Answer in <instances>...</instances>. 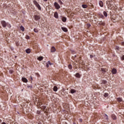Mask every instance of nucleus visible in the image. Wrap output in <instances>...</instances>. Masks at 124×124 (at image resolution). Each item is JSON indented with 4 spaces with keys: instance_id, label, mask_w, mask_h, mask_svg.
<instances>
[{
    "instance_id": "f257e3e1",
    "label": "nucleus",
    "mask_w": 124,
    "mask_h": 124,
    "mask_svg": "<svg viewBox=\"0 0 124 124\" xmlns=\"http://www.w3.org/2000/svg\"><path fill=\"white\" fill-rule=\"evenodd\" d=\"M33 3H34V5H35V6L37 7L38 10H41V6H40V5L38 4V2H37L36 0H34L33 1Z\"/></svg>"
},
{
    "instance_id": "f03ea898",
    "label": "nucleus",
    "mask_w": 124,
    "mask_h": 124,
    "mask_svg": "<svg viewBox=\"0 0 124 124\" xmlns=\"http://www.w3.org/2000/svg\"><path fill=\"white\" fill-rule=\"evenodd\" d=\"M33 3H34V5H35V6L37 7L38 10H41V6H40V5L38 4V2H37L36 0H34L33 1Z\"/></svg>"
},
{
    "instance_id": "7ed1b4c3",
    "label": "nucleus",
    "mask_w": 124,
    "mask_h": 124,
    "mask_svg": "<svg viewBox=\"0 0 124 124\" xmlns=\"http://www.w3.org/2000/svg\"><path fill=\"white\" fill-rule=\"evenodd\" d=\"M106 4L107 6L108 7V8H110V7H112L113 6V4L112 3V0L107 1Z\"/></svg>"
},
{
    "instance_id": "20e7f679",
    "label": "nucleus",
    "mask_w": 124,
    "mask_h": 124,
    "mask_svg": "<svg viewBox=\"0 0 124 124\" xmlns=\"http://www.w3.org/2000/svg\"><path fill=\"white\" fill-rule=\"evenodd\" d=\"M54 6H55L56 9H60V8H61V6H60V4H59V3H58L57 2H54Z\"/></svg>"
},
{
    "instance_id": "39448f33",
    "label": "nucleus",
    "mask_w": 124,
    "mask_h": 124,
    "mask_svg": "<svg viewBox=\"0 0 124 124\" xmlns=\"http://www.w3.org/2000/svg\"><path fill=\"white\" fill-rule=\"evenodd\" d=\"M33 18L35 20V21H38V20L40 19V16L37 15H34L33 16Z\"/></svg>"
},
{
    "instance_id": "423d86ee",
    "label": "nucleus",
    "mask_w": 124,
    "mask_h": 124,
    "mask_svg": "<svg viewBox=\"0 0 124 124\" xmlns=\"http://www.w3.org/2000/svg\"><path fill=\"white\" fill-rule=\"evenodd\" d=\"M1 24L3 28H6V27L7 26V23H6L4 20L1 21Z\"/></svg>"
},
{
    "instance_id": "0eeeda50",
    "label": "nucleus",
    "mask_w": 124,
    "mask_h": 124,
    "mask_svg": "<svg viewBox=\"0 0 124 124\" xmlns=\"http://www.w3.org/2000/svg\"><path fill=\"white\" fill-rule=\"evenodd\" d=\"M54 17L56 18V19H59V14L58 12H55L54 14Z\"/></svg>"
},
{
    "instance_id": "6e6552de",
    "label": "nucleus",
    "mask_w": 124,
    "mask_h": 124,
    "mask_svg": "<svg viewBox=\"0 0 124 124\" xmlns=\"http://www.w3.org/2000/svg\"><path fill=\"white\" fill-rule=\"evenodd\" d=\"M107 84V81L105 80H102L101 85H106Z\"/></svg>"
},
{
    "instance_id": "1a4fd4ad",
    "label": "nucleus",
    "mask_w": 124,
    "mask_h": 124,
    "mask_svg": "<svg viewBox=\"0 0 124 124\" xmlns=\"http://www.w3.org/2000/svg\"><path fill=\"white\" fill-rule=\"evenodd\" d=\"M51 53H54V52H56V48L54 46H52L51 48Z\"/></svg>"
},
{
    "instance_id": "9d476101",
    "label": "nucleus",
    "mask_w": 124,
    "mask_h": 124,
    "mask_svg": "<svg viewBox=\"0 0 124 124\" xmlns=\"http://www.w3.org/2000/svg\"><path fill=\"white\" fill-rule=\"evenodd\" d=\"M22 81H23L24 83H28V79L26 78H22Z\"/></svg>"
},
{
    "instance_id": "9b49d317",
    "label": "nucleus",
    "mask_w": 124,
    "mask_h": 124,
    "mask_svg": "<svg viewBox=\"0 0 124 124\" xmlns=\"http://www.w3.org/2000/svg\"><path fill=\"white\" fill-rule=\"evenodd\" d=\"M112 74H116V73H117V69L113 68L112 70Z\"/></svg>"
},
{
    "instance_id": "f8f14e48",
    "label": "nucleus",
    "mask_w": 124,
    "mask_h": 124,
    "mask_svg": "<svg viewBox=\"0 0 124 124\" xmlns=\"http://www.w3.org/2000/svg\"><path fill=\"white\" fill-rule=\"evenodd\" d=\"M99 4L101 7H103V1L100 0L99 1Z\"/></svg>"
},
{
    "instance_id": "ddd939ff",
    "label": "nucleus",
    "mask_w": 124,
    "mask_h": 124,
    "mask_svg": "<svg viewBox=\"0 0 124 124\" xmlns=\"http://www.w3.org/2000/svg\"><path fill=\"white\" fill-rule=\"evenodd\" d=\"M62 22H64V23H65V22H66V17L64 16H62Z\"/></svg>"
},
{
    "instance_id": "4468645a",
    "label": "nucleus",
    "mask_w": 124,
    "mask_h": 124,
    "mask_svg": "<svg viewBox=\"0 0 124 124\" xmlns=\"http://www.w3.org/2000/svg\"><path fill=\"white\" fill-rule=\"evenodd\" d=\"M75 77L77 78H81V75H80V74H79V73H77L76 75H75Z\"/></svg>"
},
{
    "instance_id": "2eb2a0df",
    "label": "nucleus",
    "mask_w": 124,
    "mask_h": 124,
    "mask_svg": "<svg viewBox=\"0 0 124 124\" xmlns=\"http://www.w3.org/2000/svg\"><path fill=\"white\" fill-rule=\"evenodd\" d=\"M98 24L100 26H105V23H104L102 21H99Z\"/></svg>"
},
{
    "instance_id": "dca6fc26",
    "label": "nucleus",
    "mask_w": 124,
    "mask_h": 124,
    "mask_svg": "<svg viewBox=\"0 0 124 124\" xmlns=\"http://www.w3.org/2000/svg\"><path fill=\"white\" fill-rule=\"evenodd\" d=\"M101 70L102 72L103 75H104L105 74V73L106 72V70H105V69L101 68Z\"/></svg>"
},
{
    "instance_id": "f3484780",
    "label": "nucleus",
    "mask_w": 124,
    "mask_h": 124,
    "mask_svg": "<svg viewBox=\"0 0 124 124\" xmlns=\"http://www.w3.org/2000/svg\"><path fill=\"white\" fill-rule=\"evenodd\" d=\"M116 100H117V101H118V102H122V101H123V99L120 97L117 98Z\"/></svg>"
},
{
    "instance_id": "a211bd4d",
    "label": "nucleus",
    "mask_w": 124,
    "mask_h": 124,
    "mask_svg": "<svg viewBox=\"0 0 124 124\" xmlns=\"http://www.w3.org/2000/svg\"><path fill=\"white\" fill-rule=\"evenodd\" d=\"M111 118L113 120H117V117L114 114H112L111 115Z\"/></svg>"
},
{
    "instance_id": "6ab92c4d",
    "label": "nucleus",
    "mask_w": 124,
    "mask_h": 124,
    "mask_svg": "<svg viewBox=\"0 0 124 124\" xmlns=\"http://www.w3.org/2000/svg\"><path fill=\"white\" fill-rule=\"evenodd\" d=\"M20 30L22 31H25V28L23 26H21L20 27Z\"/></svg>"
},
{
    "instance_id": "aec40b11",
    "label": "nucleus",
    "mask_w": 124,
    "mask_h": 124,
    "mask_svg": "<svg viewBox=\"0 0 124 124\" xmlns=\"http://www.w3.org/2000/svg\"><path fill=\"white\" fill-rule=\"evenodd\" d=\"M62 30H63V31H65V32L67 31V29H66V28L62 27Z\"/></svg>"
},
{
    "instance_id": "412c9836",
    "label": "nucleus",
    "mask_w": 124,
    "mask_h": 124,
    "mask_svg": "<svg viewBox=\"0 0 124 124\" xmlns=\"http://www.w3.org/2000/svg\"><path fill=\"white\" fill-rule=\"evenodd\" d=\"M82 8L86 9L88 7V5L83 4L82 5Z\"/></svg>"
},
{
    "instance_id": "4be33fe9",
    "label": "nucleus",
    "mask_w": 124,
    "mask_h": 124,
    "mask_svg": "<svg viewBox=\"0 0 124 124\" xmlns=\"http://www.w3.org/2000/svg\"><path fill=\"white\" fill-rule=\"evenodd\" d=\"M26 52L27 54H30V53H31V49L28 48V49H26Z\"/></svg>"
},
{
    "instance_id": "5701e85b",
    "label": "nucleus",
    "mask_w": 124,
    "mask_h": 124,
    "mask_svg": "<svg viewBox=\"0 0 124 124\" xmlns=\"http://www.w3.org/2000/svg\"><path fill=\"white\" fill-rule=\"evenodd\" d=\"M70 93H76V90L74 89H71Z\"/></svg>"
},
{
    "instance_id": "b1692460",
    "label": "nucleus",
    "mask_w": 124,
    "mask_h": 124,
    "mask_svg": "<svg viewBox=\"0 0 124 124\" xmlns=\"http://www.w3.org/2000/svg\"><path fill=\"white\" fill-rule=\"evenodd\" d=\"M41 109H42V110H43V111L44 112L45 109H46V106H43L41 107Z\"/></svg>"
},
{
    "instance_id": "393cba45",
    "label": "nucleus",
    "mask_w": 124,
    "mask_h": 124,
    "mask_svg": "<svg viewBox=\"0 0 124 124\" xmlns=\"http://www.w3.org/2000/svg\"><path fill=\"white\" fill-rule=\"evenodd\" d=\"M54 92H57L58 91V87L57 86H54L53 88Z\"/></svg>"
},
{
    "instance_id": "a878e982",
    "label": "nucleus",
    "mask_w": 124,
    "mask_h": 124,
    "mask_svg": "<svg viewBox=\"0 0 124 124\" xmlns=\"http://www.w3.org/2000/svg\"><path fill=\"white\" fill-rule=\"evenodd\" d=\"M104 118L106 119V121H107V122L108 121V115L105 114L104 116Z\"/></svg>"
},
{
    "instance_id": "bb28decb",
    "label": "nucleus",
    "mask_w": 124,
    "mask_h": 124,
    "mask_svg": "<svg viewBox=\"0 0 124 124\" xmlns=\"http://www.w3.org/2000/svg\"><path fill=\"white\" fill-rule=\"evenodd\" d=\"M37 60L38 61H42V60H43V57L40 56L37 58Z\"/></svg>"
},
{
    "instance_id": "cd10ccee",
    "label": "nucleus",
    "mask_w": 124,
    "mask_h": 124,
    "mask_svg": "<svg viewBox=\"0 0 124 124\" xmlns=\"http://www.w3.org/2000/svg\"><path fill=\"white\" fill-rule=\"evenodd\" d=\"M103 14L105 17H107V13L105 11L103 12Z\"/></svg>"
},
{
    "instance_id": "c85d7f7f",
    "label": "nucleus",
    "mask_w": 124,
    "mask_h": 124,
    "mask_svg": "<svg viewBox=\"0 0 124 124\" xmlns=\"http://www.w3.org/2000/svg\"><path fill=\"white\" fill-rule=\"evenodd\" d=\"M68 67L69 69H70V70L72 69V65L71 64H69L68 66Z\"/></svg>"
},
{
    "instance_id": "c756f323",
    "label": "nucleus",
    "mask_w": 124,
    "mask_h": 124,
    "mask_svg": "<svg viewBox=\"0 0 124 124\" xmlns=\"http://www.w3.org/2000/svg\"><path fill=\"white\" fill-rule=\"evenodd\" d=\"M108 95H109V94H108V93H105V94H104V96L105 97H107V96H108Z\"/></svg>"
},
{
    "instance_id": "7c9ffc66",
    "label": "nucleus",
    "mask_w": 124,
    "mask_h": 124,
    "mask_svg": "<svg viewBox=\"0 0 124 124\" xmlns=\"http://www.w3.org/2000/svg\"><path fill=\"white\" fill-rule=\"evenodd\" d=\"M33 31H34V32H38V29H37L35 28V29H34Z\"/></svg>"
},
{
    "instance_id": "2f4dec72",
    "label": "nucleus",
    "mask_w": 124,
    "mask_h": 124,
    "mask_svg": "<svg viewBox=\"0 0 124 124\" xmlns=\"http://www.w3.org/2000/svg\"><path fill=\"white\" fill-rule=\"evenodd\" d=\"M16 46H19L20 45L19 42H17V41H16Z\"/></svg>"
},
{
    "instance_id": "473e14b6",
    "label": "nucleus",
    "mask_w": 124,
    "mask_h": 124,
    "mask_svg": "<svg viewBox=\"0 0 124 124\" xmlns=\"http://www.w3.org/2000/svg\"><path fill=\"white\" fill-rule=\"evenodd\" d=\"M7 26L8 27V28H11V25H10V24H9L8 23H7Z\"/></svg>"
},
{
    "instance_id": "72a5a7b5",
    "label": "nucleus",
    "mask_w": 124,
    "mask_h": 124,
    "mask_svg": "<svg viewBox=\"0 0 124 124\" xmlns=\"http://www.w3.org/2000/svg\"><path fill=\"white\" fill-rule=\"evenodd\" d=\"M99 17L100 18H102V19H103L104 18V16L102 15H100Z\"/></svg>"
},
{
    "instance_id": "f704fd0d",
    "label": "nucleus",
    "mask_w": 124,
    "mask_h": 124,
    "mask_svg": "<svg viewBox=\"0 0 124 124\" xmlns=\"http://www.w3.org/2000/svg\"><path fill=\"white\" fill-rule=\"evenodd\" d=\"M27 88H28V89H31V88H32V86H30V85H28V86H27Z\"/></svg>"
},
{
    "instance_id": "c9c22d12",
    "label": "nucleus",
    "mask_w": 124,
    "mask_h": 124,
    "mask_svg": "<svg viewBox=\"0 0 124 124\" xmlns=\"http://www.w3.org/2000/svg\"><path fill=\"white\" fill-rule=\"evenodd\" d=\"M29 80L30 81H32V77L30 76V78H29Z\"/></svg>"
},
{
    "instance_id": "e433bc0d",
    "label": "nucleus",
    "mask_w": 124,
    "mask_h": 124,
    "mask_svg": "<svg viewBox=\"0 0 124 124\" xmlns=\"http://www.w3.org/2000/svg\"><path fill=\"white\" fill-rule=\"evenodd\" d=\"M9 73H10L11 74H12L13 73V71L12 70H10Z\"/></svg>"
},
{
    "instance_id": "4c0bfd02",
    "label": "nucleus",
    "mask_w": 124,
    "mask_h": 124,
    "mask_svg": "<svg viewBox=\"0 0 124 124\" xmlns=\"http://www.w3.org/2000/svg\"><path fill=\"white\" fill-rule=\"evenodd\" d=\"M116 50H120V46H117L116 47Z\"/></svg>"
},
{
    "instance_id": "58836bf2",
    "label": "nucleus",
    "mask_w": 124,
    "mask_h": 124,
    "mask_svg": "<svg viewBox=\"0 0 124 124\" xmlns=\"http://www.w3.org/2000/svg\"><path fill=\"white\" fill-rule=\"evenodd\" d=\"M76 55H74L72 57V59H73V60H74V59H75V58H76Z\"/></svg>"
},
{
    "instance_id": "ea45409f",
    "label": "nucleus",
    "mask_w": 124,
    "mask_h": 124,
    "mask_svg": "<svg viewBox=\"0 0 124 124\" xmlns=\"http://www.w3.org/2000/svg\"><path fill=\"white\" fill-rule=\"evenodd\" d=\"M47 63L48 64H49V65H52V63H51V62H50V61H48Z\"/></svg>"
},
{
    "instance_id": "a19ab883",
    "label": "nucleus",
    "mask_w": 124,
    "mask_h": 124,
    "mask_svg": "<svg viewBox=\"0 0 124 124\" xmlns=\"http://www.w3.org/2000/svg\"><path fill=\"white\" fill-rule=\"evenodd\" d=\"M26 39H30V37H29V35H26Z\"/></svg>"
},
{
    "instance_id": "79ce46f5",
    "label": "nucleus",
    "mask_w": 124,
    "mask_h": 124,
    "mask_svg": "<svg viewBox=\"0 0 124 124\" xmlns=\"http://www.w3.org/2000/svg\"><path fill=\"white\" fill-rule=\"evenodd\" d=\"M71 53H72V54H75V51H74V50H71Z\"/></svg>"
},
{
    "instance_id": "37998d69",
    "label": "nucleus",
    "mask_w": 124,
    "mask_h": 124,
    "mask_svg": "<svg viewBox=\"0 0 124 124\" xmlns=\"http://www.w3.org/2000/svg\"><path fill=\"white\" fill-rule=\"evenodd\" d=\"M121 60L122 61H124V55L122 56V57H121Z\"/></svg>"
},
{
    "instance_id": "c03bdc74",
    "label": "nucleus",
    "mask_w": 124,
    "mask_h": 124,
    "mask_svg": "<svg viewBox=\"0 0 124 124\" xmlns=\"http://www.w3.org/2000/svg\"><path fill=\"white\" fill-rule=\"evenodd\" d=\"M59 2L60 4H63V3H62V1H61V0H59Z\"/></svg>"
},
{
    "instance_id": "a18cd8bd",
    "label": "nucleus",
    "mask_w": 124,
    "mask_h": 124,
    "mask_svg": "<svg viewBox=\"0 0 124 124\" xmlns=\"http://www.w3.org/2000/svg\"><path fill=\"white\" fill-rule=\"evenodd\" d=\"M121 45H122V46H124V42H122L121 43Z\"/></svg>"
},
{
    "instance_id": "49530a36",
    "label": "nucleus",
    "mask_w": 124,
    "mask_h": 124,
    "mask_svg": "<svg viewBox=\"0 0 124 124\" xmlns=\"http://www.w3.org/2000/svg\"><path fill=\"white\" fill-rule=\"evenodd\" d=\"M90 58L91 59H93V55H90Z\"/></svg>"
},
{
    "instance_id": "de8ad7c7",
    "label": "nucleus",
    "mask_w": 124,
    "mask_h": 124,
    "mask_svg": "<svg viewBox=\"0 0 124 124\" xmlns=\"http://www.w3.org/2000/svg\"><path fill=\"white\" fill-rule=\"evenodd\" d=\"M46 67L47 68L49 67V64H47V63H46Z\"/></svg>"
},
{
    "instance_id": "09e8293b",
    "label": "nucleus",
    "mask_w": 124,
    "mask_h": 124,
    "mask_svg": "<svg viewBox=\"0 0 124 124\" xmlns=\"http://www.w3.org/2000/svg\"><path fill=\"white\" fill-rule=\"evenodd\" d=\"M42 105V103H39V105H40V106H41Z\"/></svg>"
},
{
    "instance_id": "8fccbe9b",
    "label": "nucleus",
    "mask_w": 124,
    "mask_h": 124,
    "mask_svg": "<svg viewBox=\"0 0 124 124\" xmlns=\"http://www.w3.org/2000/svg\"><path fill=\"white\" fill-rule=\"evenodd\" d=\"M48 0H43V1H45V2H47V1Z\"/></svg>"
},
{
    "instance_id": "3c124183",
    "label": "nucleus",
    "mask_w": 124,
    "mask_h": 124,
    "mask_svg": "<svg viewBox=\"0 0 124 124\" xmlns=\"http://www.w3.org/2000/svg\"><path fill=\"white\" fill-rule=\"evenodd\" d=\"M1 124H6V123H5V122H2Z\"/></svg>"
},
{
    "instance_id": "603ef678",
    "label": "nucleus",
    "mask_w": 124,
    "mask_h": 124,
    "mask_svg": "<svg viewBox=\"0 0 124 124\" xmlns=\"http://www.w3.org/2000/svg\"><path fill=\"white\" fill-rule=\"evenodd\" d=\"M38 114H40V111H37Z\"/></svg>"
},
{
    "instance_id": "864d4df0",
    "label": "nucleus",
    "mask_w": 124,
    "mask_h": 124,
    "mask_svg": "<svg viewBox=\"0 0 124 124\" xmlns=\"http://www.w3.org/2000/svg\"><path fill=\"white\" fill-rule=\"evenodd\" d=\"M88 26H89V27H91V25H90V24H88Z\"/></svg>"
}]
</instances>
